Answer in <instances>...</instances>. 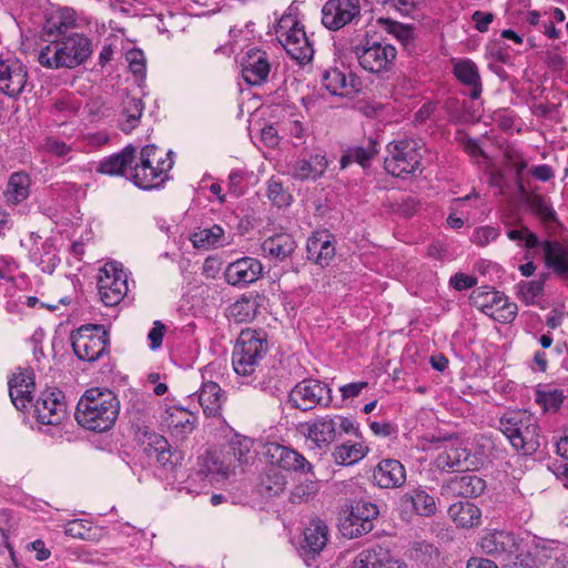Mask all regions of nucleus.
<instances>
[{"instance_id": "f257e3e1", "label": "nucleus", "mask_w": 568, "mask_h": 568, "mask_svg": "<svg viewBox=\"0 0 568 568\" xmlns=\"http://www.w3.org/2000/svg\"><path fill=\"white\" fill-rule=\"evenodd\" d=\"M120 412V402L109 389L90 388L81 396L74 417L83 428L103 433L112 428Z\"/></svg>"}, {"instance_id": "f03ea898", "label": "nucleus", "mask_w": 568, "mask_h": 568, "mask_svg": "<svg viewBox=\"0 0 568 568\" xmlns=\"http://www.w3.org/2000/svg\"><path fill=\"white\" fill-rule=\"evenodd\" d=\"M49 44L39 52V63L49 69H74L92 54V43L81 33H70L60 39H48Z\"/></svg>"}, {"instance_id": "7ed1b4c3", "label": "nucleus", "mask_w": 568, "mask_h": 568, "mask_svg": "<svg viewBox=\"0 0 568 568\" xmlns=\"http://www.w3.org/2000/svg\"><path fill=\"white\" fill-rule=\"evenodd\" d=\"M172 154V151H164L154 144L145 145L128 179L142 190L161 187L169 180V172L173 168Z\"/></svg>"}, {"instance_id": "20e7f679", "label": "nucleus", "mask_w": 568, "mask_h": 568, "mask_svg": "<svg viewBox=\"0 0 568 568\" xmlns=\"http://www.w3.org/2000/svg\"><path fill=\"white\" fill-rule=\"evenodd\" d=\"M499 429L511 446L524 455H531L540 447L538 423L527 410H511L499 419Z\"/></svg>"}, {"instance_id": "39448f33", "label": "nucleus", "mask_w": 568, "mask_h": 568, "mask_svg": "<svg viewBox=\"0 0 568 568\" xmlns=\"http://www.w3.org/2000/svg\"><path fill=\"white\" fill-rule=\"evenodd\" d=\"M268 349L267 335L263 331L241 332L232 355L234 371L241 376H251Z\"/></svg>"}, {"instance_id": "423d86ee", "label": "nucleus", "mask_w": 568, "mask_h": 568, "mask_svg": "<svg viewBox=\"0 0 568 568\" xmlns=\"http://www.w3.org/2000/svg\"><path fill=\"white\" fill-rule=\"evenodd\" d=\"M423 151V143L414 139L389 142L388 155L384 161L385 170L398 178L422 172Z\"/></svg>"}, {"instance_id": "0eeeda50", "label": "nucleus", "mask_w": 568, "mask_h": 568, "mask_svg": "<svg viewBox=\"0 0 568 568\" xmlns=\"http://www.w3.org/2000/svg\"><path fill=\"white\" fill-rule=\"evenodd\" d=\"M276 37L287 54L298 63L304 64L312 60L313 45L305 33L304 27L295 16L291 13L282 16L277 23Z\"/></svg>"}, {"instance_id": "6e6552de", "label": "nucleus", "mask_w": 568, "mask_h": 568, "mask_svg": "<svg viewBox=\"0 0 568 568\" xmlns=\"http://www.w3.org/2000/svg\"><path fill=\"white\" fill-rule=\"evenodd\" d=\"M74 354L81 361L95 362L109 347V335L102 325H83L71 335Z\"/></svg>"}, {"instance_id": "1a4fd4ad", "label": "nucleus", "mask_w": 568, "mask_h": 568, "mask_svg": "<svg viewBox=\"0 0 568 568\" xmlns=\"http://www.w3.org/2000/svg\"><path fill=\"white\" fill-rule=\"evenodd\" d=\"M288 403L302 412H308L317 406L327 407L332 403L331 388L317 379H304L292 388Z\"/></svg>"}, {"instance_id": "9d476101", "label": "nucleus", "mask_w": 568, "mask_h": 568, "mask_svg": "<svg viewBox=\"0 0 568 568\" xmlns=\"http://www.w3.org/2000/svg\"><path fill=\"white\" fill-rule=\"evenodd\" d=\"M98 290L105 306L118 305L126 295L128 277L122 266L116 262H108L100 270Z\"/></svg>"}, {"instance_id": "9b49d317", "label": "nucleus", "mask_w": 568, "mask_h": 568, "mask_svg": "<svg viewBox=\"0 0 568 568\" xmlns=\"http://www.w3.org/2000/svg\"><path fill=\"white\" fill-rule=\"evenodd\" d=\"M354 53L364 70L378 73L389 68L396 58L397 51L395 47L388 43L378 41L369 43L366 40L365 44L361 43L354 47Z\"/></svg>"}, {"instance_id": "f8f14e48", "label": "nucleus", "mask_w": 568, "mask_h": 568, "mask_svg": "<svg viewBox=\"0 0 568 568\" xmlns=\"http://www.w3.org/2000/svg\"><path fill=\"white\" fill-rule=\"evenodd\" d=\"M476 307L500 323H510L517 314V305L508 302L507 296L495 290L474 292L471 296Z\"/></svg>"}, {"instance_id": "ddd939ff", "label": "nucleus", "mask_w": 568, "mask_h": 568, "mask_svg": "<svg viewBox=\"0 0 568 568\" xmlns=\"http://www.w3.org/2000/svg\"><path fill=\"white\" fill-rule=\"evenodd\" d=\"M359 0H328L322 9L323 24L333 31L361 20Z\"/></svg>"}, {"instance_id": "4468645a", "label": "nucleus", "mask_w": 568, "mask_h": 568, "mask_svg": "<svg viewBox=\"0 0 568 568\" xmlns=\"http://www.w3.org/2000/svg\"><path fill=\"white\" fill-rule=\"evenodd\" d=\"M480 547L484 552L504 561L517 565V560H520V565H524L525 559L520 558L523 556L520 544L510 532L497 530L487 532L480 540Z\"/></svg>"}, {"instance_id": "2eb2a0df", "label": "nucleus", "mask_w": 568, "mask_h": 568, "mask_svg": "<svg viewBox=\"0 0 568 568\" xmlns=\"http://www.w3.org/2000/svg\"><path fill=\"white\" fill-rule=\"evenodd\" d=\"M264 455L272 466L287 471L311 474L314 476L313 465L304 455L291 447L277 443H268L265 445Z\"/></svg>"}, {"instance_id": "dca6fc26", "label": "nucleus", "mask_w": 568, "mask_h": 568, "mask_svg": "<svg viewBox=\"0 0 568 568\" xmlns=\"http://www.w3.org/2000/svg\"><path fill=\"white\" fill-rule=\"evenodd\" d=\"M335 425L332 415H324L300 423L296 429L314 448L324 449L329 447L337 438Z\"/></svg>"}, {"instance_id": "f3484780", "label": "nucleus", "mask_w": 568, "mask_h": 568, "mask_svg": "<svg viewBox=\"0 0 568 568\" xmlns=\"http://www.w3.org/2000/svg\"><path fill=\"white\" fill-rule=\"evenodd\" d=\"M64 394L58 388L44 389L34 404V416L44 425H58L65 417Z\"/></svg>"}, {"instance_id": "a211bd4d", "label": "nucleus", "mask_w": 568, "mask_h": 568, "mask_svg": "<svg viewBox=\"0 0 568 568\" xmlns=\"http://www.w3.org/2000/svg\"><path fill=\"white\" fill-rule=\"evenodd\" d=\"M378 516V507L367 500H358L352 506L349 515L342 523L343 534L357 538L373 529V519Z\"/></svg>"}, {"instance_id": "6ab92c4d", "label": "nucleus", "mask_w": 568, "mask_h": 568, "mask_svg": "<svg viewBox=\"0 0 568 568\" xmlns=\"http://www.w3.org/2000/svg\"><path fill=\"white\" fill-rule=\"evenodd\" d=\"M28 79L27 67L17 58L0 59V91L14 98L21 94Z\"/></svg>"}, {"instance_id": "aec40b11", "label": "nucleus", "mask_w": 568, "mask_h": 568, "mask_svg": "<svg viewBox=\"0 0 568 568\" xmlns=\"http://www.w3.org/2000/svg\"><path fill=\"white\" fill-rule=\"evenodd\" d=\"M144 438V452L150 457H155L163 468L173 469L181 462L182 453L172 450L164 436L154 432H145Z\"/></svg>"}, {"instance_id": "412c9836", "label": "nucleus", "mask_w": 568, "mask_h": 568, "mask_svg": "<svg viewBox=\"0 0 568 568\" xmlns=\"http://www.w3.org/2000/svg\"><path fill=\"white\" fill-rule=\"evenodd\" d=\"M328 541V528L321 519H313L304 530V539L300 552L307 565L310 559H315L326 547Z\"/></svg>"}, {"instance_id": "4be33fe9", "label": "nucleus", "mask_w": 568, "mask_h": 568, "mask_svg": "<svg viewBox=\"0 0 568 568\" xmlns=\"http://www.w3.org/2000/svg\"><path fill=\"white\" fill-rule=\"evenodd\" d=\"M9 395L12 404L23 410L32 400V394L36 389L34 376L28 368H19L9 379Z\"/></svg>"}, {"instance_id": "5701e85b", "label": "nucleus", "mask_w": 568, "mask_h": 568, "mask_svg": "<svg viewBox=\"0 0 568 568\" xmlns=\"http://www.w3.org/2000/svg\"><path fill=\"white\" fill-rule=\"evenodd\" d=\"M242 77L251 85H261L267 81L271 64L266 52L251 50L242 60Z\"/></svg>"}, {"instance_id": "b1692460", "label": "nucleus", "mask_w": 568, "mask_h": 568, "mask_svg": "<svg viewBox=\"0 0 568 568\" xmlns=\"http://www.w3.org/2000/svg\"><path fill=\"white\" fill-rule=\"evenodd\" d=\"M262 271L260 261L253 257H243L229 264L225 270V280L233 286L246 285L255 282Z\"/></svg>"}, {"instance_id": "393cba45", "label": "nucleus", "mask_w": 568, "mask_h": 568, "mask_svg": "<svg viewBox=\"0 0 568 568\" xmlns=\"http://www.w3.org/2000/svg\"><path fill=\"white\" fill-rule=\"evenodd\" d=\"M307 258L317 265L327 266L335 256L333 235L328 231H317L307 240Z\"/></svg>"}, {"instance_id": "a878e982", "label": "nucleus", "mask_w": 568, "mask_h": 568, "mask_svg": "<svg viewBox=\"0 0 568 568\" xmlns=\"http://www.w3.org/2000/svg\"><path fill=\"white\" fill-rule=\"evenodd\" d=\"M373 478L381 488H398L406 481V469L397 459H383L375 467Z\"/></svg>"}, {"instance_id": "bb28decb", "label": "nucleus", "mask_w": 568, "mask_h": 568, "mask_svg": "<svg viewBox=\"0 0 568 568\" xmlns=\"http://www.w3.org/2000/svg\"><path fill=\"white\" fill-rule=\"evenodd\" d=\"M199 464L200 473L205 475H216L222 478H227L236 471L224 447L206 452L205 455L199 458Z\"/></svg>"}, {"instance_id": "cd10ccee", "label": "nucleus", "mask_w": 568, "mask_h": 568, "mask_svg": "<svg viewBox=\"0 0 568 568\" xmlns=\"http://www.w3.org/2000/svg\"><path fill=\"white\" fill-rule=\"evenodd\" d=\"M448 493L465 498H476L480 496L485 488V480L474 473H465L452 477L445 485Z\"/></svg>"}, {"instance_id": "c85d7f7f", "label": "nucleus", "mask_w": 568, "mask_h": 568, "mask_svg": "<svg viewBox=\"0 0 568 568\" xmlns=\"http://www.w3.org/2000/svg\"><path fill=\"white\" fill-rule=\"evenodd\" d=\"M356 78L337 68H329L322 74V83L333 95L348 97L357 91Z\"/></svg>"}, {"instance_id": "c756f323", "label": "nucleus", "mask_w": 568, "mask_h": 568, "mask_svg": "<svg viewBox=\"0 0 568 568\" xmlns=\"http://www.w3.org/2000/svg\"><path fill=\"white\" fill-rule=\"evenodd\" d=\"M136 148L126 145L119 153L102 159L97 171L108 175H125L128 168L131 170L135 160Z\"/></svg>"}, {"instance_id": "7c9ffc66", "label": "nucleus", "mask_w": 568, "mask_h": 568, "mask_svg": "<svg viewBox=\"0 0 568 568\" xmlns=\"http://www.w3.org/2000/svg\"><path fill=\"white\" fill-rule=\"evenodd\" d=\"M197 400L207 417H217L222 413L226 396L217 383L207 382L199 390Z\"/></svg>"}, {"instance_id": "2f4dec72", "label": "nucleus", "mask_w": 568, "mask_h": 568, "mask_svg": "<svg viewBox=\"0 0 568 568\" xmlns=\"http://www.w3.org/2000/svg\"><path fill=\"white\" fill-rule=\"evenodd\" d=\"M327 164L325 155L315 154L310 160H297L291 166V174L295 180H316L324 174Z\"/></svg>"}, {"instance_id": "473e14b6", "label": "nucleus", "mask_w": 568, "mask_h": 568, "mask_svg": "<svg viewBox=\"0 0 568 568\" xmlns=\"http://www.w3.org/2000/svg\"><path fill=\"white\" fill-rule=\"evenodd\" d=\"M296 247L294 239L287 233H281L264 240L261 245L265 256L283 261L288 257Z\"/></svg>"}, {"instance_id": "72a5a7b5", "label": "nucleus", "mask_w": 568, "mask_h": 568, "mask_svg": "<svg viewBox=\"0 0 568 568\" xmlns=\"http://www.w3.org/2000/svg\"><path fill=\"white\" fill-rule=\"evenodd\" d=\"M164 422L173 434L183 437L194 429L196 416L182 407H170L165 412Z\"/></svg>"}, {"instance_id": "f704fd0d", "label": "nucleus", "mask_w": 568, "mask_h": 568, "mask_svg": "<svg viewBox=\"0 0 568 568\" xmlns=\"http://www.w3.org/2000/svg\"><path fill=\"white\" fill-rule=\"evenodd\" d=\"M399 503L404 510H412L420 516L433 515L436 510L434 498L422 489H414L404 494Z\"/></svg>"}, {"instance_id": "c9c22d12", "label": "nucleus", "mask_w": 568, "mask_h": 568, "mask_svg": "<svg viewBox=\"0 0 568 568\" xmlns=\"http://www.w3.org/2000/svg\"><path fill=\"white\" fill-rule=\"evenodd\" d=\"M223 447L232 459L235 469L250 464L254 458L253 442L245 436L235 435Z\"/></svg>"}, {"instance_id": "e433bc0d", "label": "nucleus", "mask_w": 568, "mask_h": 568, "mask_svg": "<svg viewBox=\"0 0 568 568\" xmlns=\"http://www.w3.org/2000/svg\"><path fill=\"white\" fill-rule=\"evenodd\" d=\"M286 484L285 475L272 467L260 476L256 490L264 498H273L284 493Z\"/></svg>"}, {"instance_id": "4c0bfd02", "label": "nucleus", "mask_w": 568, "mask_h": 568, "mask_svg": "<svg viewBox=\"0 0 568 568\" xmlns=\"http://www.w3.org/2000/svg\"><path fill=\"white\" fill-rule=\"evenodd\" d=\"M75 26L74 12L71 9H62L54 14H51L44 26L43 33L49 38L60 39L67 36V31Z\"/></svg>"}, {"instance_id": "58836bf2", "label": "nucleus", "mask_w": 568, "mask_h": 568, "mask_svg": "<svg viewBox=\"0 0 568 568\" xmlns=\"http://www.w3.org/2000/svg\"><path fill=\"white\" fill-rule=\"evenodd\" d=\"M455 77L469 88V97L471 99L479 98L481 93V83L478 69L470 60H463L454 67Z\"/></svg>"}, {"instance_id": "ea45409f", "label": "nucleus", "mask_w": 568, "mask_h": 568, "mask_svg": "<svg viewBox=\"0 0 568 568\" xmlns=\"http://www.w3.org/2000/svg\"><path fill=\"white\" fill-rule=\"evenodd\" d=\"M449 517L463 528H471L480 524L481 511L480 509L468 501H459L453 504L448 508Z\"/></svg>"}, {"instance_id": "a19ab883", "label": "nucleus", "mask_w": 568, "mask_h": 568, "mask_svg": "<svg viewBox=\"0 0 568 568\" xmlns=\"http://www.w3.org/2000/svg\"><path fill=\"white\" fill-rule=\"evenodd\" d=\"M546 264L558 274L568 273V248L557 241L542 243Z\"/></svg>"}, {"instance_id": "79ce46f5", "label": "nucleus", "mask_w": 568, "mask_h": 568, "mask_svg": "<svg viewBox=\"0 0 568 568\" xmlns=\"http://www.w3.org/2000/svg\"><path fill=\"white\" fill-rule=\"evenodd\" d=\"M368 453V448L361 443L346 442L337 445L333 453V460L341 466H349L362 460Z\"/></svg>"}, {"instance_id": "37998d69", "label": "nucleus", "mask_w": 568, "mask_h": 568, "mask_svg": "<svg viewBox=\"0 0 568 568\" xmlns=\"http://www.w3.org/2000/svg\"><path fill=\"white\" fill-rule=\"evenodd\" d=\"M470 457V453L463 447H448L442 452L436 458V466L444 471L459 470L466 466V462Z\"/></svg>"}, {"instance_id": "c03bdc74", "label": "nucleus", "mask_w": 568, "mask_h": 568, "mask_svg": "<svg viewBox=\"0 0 568 568\" xmlns=\"http://www.w3.org/2000/svg\"><path fill=\"white\" fill-rule=\"evenodd\" d=\"M30 179L27 174L17 172L13 173L8 182L4 191V196L8 202L19 204L29 195Z\"/></svg>"}, {"instance_id": "a18cd8bd", "label": "nucleus", "mask_w": 568, "mask_h": 568, "mask_svg": "<svg viewBox=\"0 0 568 568\" xmlns=\"http://www.w3.org/2000/svg\"><path fill=\"white\" fill-rule=\"evenodd\" d=\"M376 153L377 150L373 140H369L365 146L348 148L341 158V168L345 169L352 162H357L361 166L367 168Z\"/></svg>"}, {"instance_id": "49530a36", "label": "nucleus", "mask_w": 568, "mask_h": 568, "mask_svg": "<svg viewBox=\"0 0 568 568\" xmlns=\"http://www.w3.org/2000/svg\"><path fill=\"white\" fill-rule=\"evenodd\" d=\"M258 304L255 298L242 296L229 307V317L236 323H246L255 318Z\"/></svg>"}, {"instance_id": "de8ad7c7", "label": "nucleus", "mask_w": 568, "mask_h": 568, "mask_svg": "<svg viewBox=\"0 0 568 568\" xmlns=\"http://www.w3.org/2000/svg\"><path fill=\"white\" fill-rule=\"evenodd\" d=\"M143 112L142 100L135 97L126 95L122 102V114L125 120L121 123L124 132H131L139 123Z\"/></svg>"}, {"instance_id": "09e8293b", "label": "nucleus", "mask_w": 568, "mask_h": 568, "mask_svg": "<svg viewBox=\"0 0 568 568\" xmlns=\"http://www.w3.org/2000/svg\"><path fill=\"white\" fill-rule=\"evenodd\" d=\"M224 230L220 225L199 230L191 235V241L196 248H211L220 244Z\"/></svg>"}, {"instance_id": "8fccbe9b", "label": "nucleus", "mask_w": 568, "mask_h": 568, "mask_svg": "<svg viewBox=\"0 0 568 568\" xmlns=\"http://www.w3.org/2000/svg\"><path fill=\"white\" fill-rule=\"evenodd\" d=\"M547 277L548 275L544 274L538 280L520 282L518 284V294L527 305L535 304L537 298L542 295L544 284Z\"/></svg>"}, {"instance_id": "3c124183", "label": "nucleus", "mask_w": 568, "mask_h": 568, "mask_svg": "<svg viewBox=\"0 0 568 568\" xmlns=\"http://www.w3.org/2000/svg\"><path fill=\"white\" fill-rule=\"evenodd\" d=\"M564 393L560 389H550V390H536L535 400L538 405H540L544 412H557L562 402H564Z\"/></svg>"}, {"instance_id": "603ef678", "label": "nucleus", "mask_w": 568, "mask_h": 568, "mask_svg": "<svg viewBox=\"0 0 568 568\" xmlns=\"http://www.w3.org/2000/svg\"><path fill=\"white\" fill-rule=\"evenodd\" d=\"M528 203L532 212L538 215L544 223H550L557 220L555 210L542 195L535 194L530 196Z\"/></svg>"}, {"instance_id": "864d4df0", "label": "nucleus", "mask_w": 568, "mask_h": 568, "mask_svg": "<svg viewBox=\"0 0 568 568\" xmlns=\"http://www.w3.org/2000/svg\"><path fill=\"white\" fill-rule=\"evenodd\" d=\"M381 556H385L383 547L363 550L355 557L351 568H377Z\"/></svg>"}, {"instance_id": "5fc2aeb1", "label": "nucleus", "mask_w": 568, "mask_h": 568, "mask_svg": "<svg viewBox=\"0 0 568 568\" xmlns=\"http://www.w3.org/2000/svg\"><path fill=\"white\" fill-rule=\"evenodd\" d=\"M556 554L557 551L547 547L546 545H536L532 547L531 550L527 551V556L531 557L532 564L530 565L526 562L525 565L528 566L529 568H538L540 566L546 565L552 558L557 559Z\"/></svg>"}, {"instance_id": "6e6d98bb", "label": "nucleus", "mask_w": 568, "mask_h": 568, "mask_svg": "<svg viewBox=\"0 0 568 568\" xmlns=\"http://www.w3.org/2000/svg\"><path fill=\"white\" fill-rule=\"evenodd\" d=\"M377 23L385 30H387L389 33H394L404 43H408L413 39L412 29L398 22L392 21L389 19L379 18L377 20Z\"/></svg>"}, {"instance_id": "4d7b16f0", "label": "nucleus", "mask_w": 568, "mask_h": 568, "mask_svg": "<svg viewBox=\"0 0 568 568\" xmlns=\"http://www.w3.org/2000/svg\"><path fill=\"white\" fill-rule=\"evenodd\" d=\"M267 197L278 207L288 205L291 201V195L283 189V185L273 180L267 185Z\"/></svg>"}, {"instance_id": "13d9d810", "label": "nucleus", "mask_w": 568, "mask_h": 568, "mask_svg": "<svg viewBox=\"0 0 568 568\" xmlns=\"http://www.w3.org/2000/svg\"><path fill=\"white\" fill-rule=\"evenodd\" d=\"M499 236V231L493 226H481L475 229L471 235V242L478 246H486Z\"/></svg>"}, {"instance_id": "bf43d9fd", "label": "nucleus", "mask_w": 568, "mask_h": 568, "mask_svg": "<svg viewBox=\"0 0 568 568\" xmlns=\"http://www.w3.org/2000/svg\"><path fill=\"white\" fill-rule=\"evenodd\" d=\"M90 531H91V527L88 525V523L84 520H80V519L71 520V521L67 523V525L64 527L65 535L73 537V538H79V539L88 538L90 535Z\"/></svg>"}, {"instance_id": "052dcab7", "label": "nucleus", "mask_w": 568, "mask_h": 568, "mask_svg": "<svg viewBox=\"0 0 568 568\" xmlns=\"http://www.w3.org/2000/svg\"><path fill=\"white\" fill-rule=\"evenodd\" d=\"M126 61L129 63L130 71L142 77L145 72V58L141 50H130L126 53Z\"/></svg>"}, {"instance_id": "680f3d73", "label": "nucleus", "mask_w": 568, "mask_h": 568, "mask_svg": "<svg viewBox=\"0 0 568 568\" xmlns=\"http://www.w3.org/2000/svg\"><path fill=\"white\" fill-rule=\"evenodd\" d=\"M318 490V485L316 480H307L304 484H301L294 488L292 493V501L301 500L304 498H308L315 495Z\"/></svg>"}, {"instance_id": "e2e57ef3", "label": "nucleus", "mask_w": 568, "mask_h": 568, "mask_svg": "<svg viewBox=\"0 0 568 568\" xmlns=\"http://www.w3.org/2000/svg\"><path fill=\"white\" fill-rule=\"evenodd\" d=\"M477 283L476 277L465 273H456L450 278V285L457 291L471 288Z\"/></svg>"}, {"instance_id": "0e129e2a", "label": "nucleus", "mask_w": 568, "mask_h": 568, "mask_svg": "<svg viewBox=\"0 0 568 568\" xmlns=\"http://www.w3.org/2000/svg\"><path fill=\"white\" fill-rule=\"evenodd\" d=\"M332 418H334L336 425L335 429L337 435L339 434V430L346 433V434H354L355 436L359 435L358 427H356L353 423V420L348 417H344L341 415H332Z\"/></svg>"}, {"instance_id": "69168bd1", "label": "nucleus", "mask_w": 568, "mask_h": 568, "mask_svg": "<svg viewBox=\"0 0 568 568\" xmlns=\"http://www.w3.org/2000/svg\"><path fill=\"white\" fill-rule=\"evenodd\" d=\"M165 326L160 321L154 322L153 328L149 332L148 338L150 341V347L158 349L163 342Z\"/></svg>"}, {"instance_id": "338daca9", "label": "nucleus", "mask_w": 568, "mask_h": 568, "mask_svg": "<svg viewBox=\"0 0 568 568\" xmlns=\"http://www.w3.org/2000/svg\"><path fill=\"white\" fill-rule=\"evenodd\" d=\"M471 19L475 22V28L479 32H486L494 20V14L490 12L475 11Z\"/></svg>"}, {"instance_id": "774afa93", "label": "nucleus", "mask_w": 568, "mask_h": 568, "mask_svg": "<svg viewBox=\"0 0 568 568\" xmlns=\"http://www.w3.org/2000/svg\"><path fill=\"white\" fill-rule=\"evenodd\" d=\"M377 568H407L406 564L394 558L387 549H385V556L379 557Z\"/></svg>"}]
</instances>
